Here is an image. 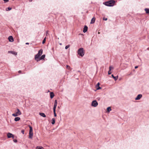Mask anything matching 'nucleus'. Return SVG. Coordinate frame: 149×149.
Returning <instances> with one entry per match:
<instances>
[{
    "instance_id": "obj_10",
    "label": "nucleus",
    "mask_w": 149,
    "mask_h": 149,
    "mask_svg": "<svg viewBox=\"0 0 149 149\" xmlns=\"http://www.w3.org/2000/svg\"><path fill=\"white\" fill-rule=\"evenodd\" d=\"M8 39L10 42H13L14 41L13 38L12 36H9L8 38Z\"/></svg>"
},
{
    "instance_id": "obj_24",
    "label": "nucleus",
    "mask_w": 149,
    "mask_h": 149,
    "mask_svg": "<svg viewBox=\"0 0 149 149\" xmlns=\"http://www.w3.org/2000/svg\"><path fill=\"white\" fill-rule=\"evenodd\" d=\"M57 105L54 104V107H53V111H56V109L57 107Z\"/></svg>"
},
{
    "instance_id": "obj_35",
    "label": "nucleus",
    "mask_w": 149,
    "mask_h": 149,
    "mask_svg": "<svg viewBox=\"0 0 149 149\" xmlns=\"http://www.w3.org/2000/svg\"><path fill=\"white\" fill-rule=\"evenodd\" d=\"M45 41H46L45 40H42V43L43 44H44V43H45Z\"/></svg>"
},
{
    "instance_id": "obj_19",
    "label": "nucleus",
    "mask_w": 149,
    "mask_h": 149,
    "mask_svg": "<svg viewBox=\"0 0 149 149\" xmlns=\"http://www.w3.org/2000/svg\"><path fill=\"white\" fill-rule=\"evenodd\" d=\"M107 111L108 112H109L110 111H111V107H107Z\"/></svg>"
},
{
    "instance_id": "obj_11",
    "label": "nucleus",
    "mask_w": 149,
    "mask_h": 149,
    "mask_svg": "<svg viewBox=\"0 0 149 149\" xmlns=\"http://www.w3.org/2000/svg\"><path fill=\"white\" fill-rule=\"evenodd\" d=\"M8 53H10L14 55H16L17 54V53L15 52L14 51H10L8 52Z\"/></svg>"
},
{
    "instance_id": "obj_46",
    "label": "nucleus",
    "mask_w": 149,
    "mask_h": 149,
    "mask_svg": "<svg viewBox=\"0 0 149 149\" xmlns=\"http://www.w3.org/2000/svg\"><path fill=\"white\" fill-rule=\"evenodd\" d=\"M147 49H148V50H149V47H148V48H147Z\"/></svg>"
},
{
    "instance_id": "obj_37",
    "label": "nucleus",
    "mask_w": 149,
    "mask_h": 149,
    "mask_svg": "<svg viewBox=\"0 0 149 149\" xmlns=\"http://www.w3.org/2000/svg\"><path fill=\"white\" fill-rule=\"evenodd\" d=\"M48 31H46V36H47V34H48Z\"/></svg>"
},
{
    "instance_id": "obj_12",
    "label": "nucleus",
    "mask_w": 149,
    "mask_h": 149,
    "mask_svg": "<svg viewBox=\"0 0 149 149\" xmlns=\"http://www.w3.org/2000/svg\"><path fill=\"white\" fill-rule=\"evenodd\" d=\"M13 136V134L10 132H8L7 134V137L8 138H11V137Z\"/></svg>"
},
{
    "instance_id": "obj_28",
    "label": "nucleus",
    "mask_w": 149,
    "mask_h": 149,
    "mask_svg": "<svg viewBox=\"0 0 149 149\" xmlns=\"http://www.w3.org/2000/svg\"><path fill=\"white\" fill-rule=\"evenodd\" d=\"M57 101L56 100H55L54 101V104L57 105Z\"/></svg>"
},
{
    "instance_id": "obj_32",
    "label": "nucleus",
    "mask_w": 149,
    "mask_h": 149,
    "mask_svg": "<svg viewBox=\"0 0 149 149\" xmlns=\"http://www.w3.org/2000/svg\"><path fill=\"white\" fill-rule=\"evenodd\" d=\"M112 68H113L112 67L110 66L109 68V71H111Z\"/></svg>"
},
{
    "instance_id": "obj_43",
    "label": "nucleus",
    "mask_w": 149,
    "mask_h": 149,
    "mask_svg": "<svg viewBox=\"0 0 149 149\" xmlns=\"http://www.w3.org/2000/svg\"><path fill=\"white\" fill-rule=\"evenodd\" d=\"M29 1L31 2L32 1V0H29Z\"/></svg>"
},
{
    "instance_id": "obj_2",
    "label": "nucleus",
    "mask_w": 149,
    "mask_h": 149,
    "mask_svg": "<svg viewBox=\"0 0 149 149\" xmlns=\"http://www.w3.org/2000/svg\"><path fill=\"white\" fill-rule=\"evenodd\" d=\"M43 50L42 49H40L39 50L38 53L35 56V59L37 61V60L40 58V56L42 53Z\"/></svg>"
},
{
    "instance_id": "obj_13",
    "label": "nucleus",
    "mask_w": 149,
    "mask_h": 149,
    "mask_svg": "<svg viewBox=\"0 0 149 149\" xmlns=\"http://www.w3.org/2000/svg\"><path fill=\"white\" fill-rule=\"evenodd\" d=\"M95 18L94 17H93L92 18L91 20L90 24H93L95 22Z\"/></svg>"
},
{
    "instance_id": "obj_31",
    "label": "nucleus",
    "mask_w": 149,
    "mask_h": 149,
    "mask_svg": "<svg viewBox=\"0 0 149 149\" xmlns=\"http://www.w3.org/2000/svg\"><path fill=\"white\" fill-rule=\"evenodd\" d=\"M66 68L68 69H69L70 68V67L69 65H66Z\"/></svg>"
},
{
    "instance_id": "obj_45",
    "label": "nucleus",
    "mask_w": 149,
    "mask_h": 149,
    "mask_svg": "<svg viewBox=\"0 0 149 149\" xmlns=\"http://www.w3.org/2000/svg\"><path fill=\"white\" fill-rule=\"evenodd\" d=\"M60 45H62V43H60L59 44Z\"/></svg>"
},
{
    "instance_id": "obj_7",
    "label": "nucleus",
    "mask_w": 149,
    "mask_h": 149,
    "mask_svg": "<svg viewBox=\"0 0 149 149\" xmlns=\"http://www.w3.org/2000/svg\"><path fill=\"white\" fill-rule=\"evenodd\" d=\"M45 57V54H43L42 56H41V57L40 58L37 60V62H38L40 60H44Z\"/></svg>"
},
{
    "instance_id": "obj_20",
    "label": "nucleus",
    "mask_w": 149,
    "mask_h": 149,
    "mask_svg": "<svg viewBox=\"0 0 149 149\" xmlns=\"http://www.w3.org/2000/svg\"><path fill=\"white\" fill-rule=\"evenodd\" d=\"M55 120L54 118H52V120L51 123L52 125H54L55 124Z\"/></svg>"
},
{
    "instance_id": "obj_44",
    "label": "nucleus",
    "mask_w": 149,
    "mask_h": 149,
    "mask_svg": "<svg viewBox=\"0 0 149 149\" xmlns=\"http://www.w3.org/2000/svg\"><path fill=\"white\" fill-rule=\"evenodd\" d=\"M58 109H59L60 108V107L59 106H58Z\"/></svg>"
},
{
    "instance_id": "obj_40",
    "label": "nucleus",
    "mask_w": 149,
    "mask_h": 149,
    "mask_svg": "<svg viewBox=\"0 0 149 149\" xmlns=\"http://www.w3.org/2000/svg\"><path fill=\"white\" fill-rule=\"evenodd\" d=\"M138 66H135V67L134 68H135V69H136V68H138Z\"/></svg>"
},
{
    "instance_id": "obj_18",
    "label": "nucleus",
    "mask_w": 149,
    "mask_h": 149,
    "mask_svg": "<svg viewBox=\"0 0 149 149\" xmlns=\"http://www.w3.org/2000/svg\"><path fill=\"white\" fill-rule=\"evenodd\" d=\"M20 119V118L19 117H16L14 119L15 121L17 122L19 121Z\"/></svg>"
},
{
    "instance_id": "obj_42",
    "label": "nucleus",
    "mask_w": 149,
    "mask_h": 149,
    "mask_svg": "<svg viewBox=\"0 0 149 149\" xmlns=\"http://www.w3.org/2000/svg\"><path fill=\"white\" fill-rule=\"evenodd\" d=\"M46 37H45L44 38V39H43V40H45L46 41Z\"/></svg>"
},
{
    "instance_id": "obj_3",
    "label": "nucleus",
    "mask_w": 149,
    "mask_h": 149,
    "mask_svg": "<svg viewBox=\"0 0 149 149\" xmlns=\"http://www.w3.org/2000/svg\"><path fill=\"white\" fill-rule=\"evenodd\" d=\"M78 54L81 57H83L85 54V51L82 47L79 48L77 51Z\"/></svg>"
},
{
    "instance_id": "obj_30",
    "label": "nucleus",
    "mask_w": 149,
    "mask_h": 149,
    "mask_svg": "<svg viewBox=\"0 0 149 149\" xmlns=\"http://www.w3.org/2000/svg\"><path fill=\"white\" fill-rule=\"evenodd\" d=\"M103 20L107 21V18H105L104 17L103 18Z\"/></svg>"
},
{
    "instance_id": "obj_22",
    "label": "nucleus",
    "mask_w": 149,
    "mask_h": 149,
    "mask_svg": "<svg viewBox=\"0 0 149 149\" xmlns=\"http://www.w3.org/2000/svg\"><path fill=\"white\" fill-rule=\"evenodd\" d=\"M36 149H44L42 146H37L36 147Z\"/></svg>"
},
{
    "instance_id": "obj_16",
    "label": "nucleus",
    "mask_w": 149,
    "mask_h": 149,
    "mask_svg": "<svg viewBox=\"0 0 149 149\" xmlns=\"http://www.w3.org/2000/svg\"><path fill=\"white\" fill-rule=\"evenodd\" d=\"M55 95L53 92H51L50 93V98L52 99L54 97Z\"/></svg>"
},
{
    "instance_id": "obj_41",
    "label": "nucleus",
    "mask_w": 149,
    "mask_h": 149,
    "mask_svg": "<svg viewBox=\"0 0 149 149\" xmlns=\"http://www.w3.org/2000/svg\"><path fill=\"white\" fill-rule=\"evenodd\" d=\"M29 42H26V45H29Z\"/></svg>"
},
{
    "instance_id": "obj_4",
    "label": "nucleus",
    "mask_w": 149,
    "mask_h": 149,
    "mask_svg": "<svg viewBox=\"0 0 149 149\" xmlns=\"http://www.w3.org/2000/svg\"><path fill=\"white\" fill-rule=\"evenodd\" d=\"M29 127L30 128L29 138L30 139H32V138L33 135V128L30 125H29Z\"/></svg>"
},
{
    "instance_id": "obj_36",
    "label": "nucleus",
    "mask_w": 149,
    "mask_h": 149,
    "mask_svg": "<svg viewBox=\"0 0 149 149\" xmlns=\"http://www.w3.org/2000/svg\"><path fill=\"white\" fill-rule=\"evenodd\" d=\"M111 74V71H109H109L108 72V74L109 75V74Z\"/></svg>"
},
{
    "instance_id": "obj_1",
    "label": "nucleus",
    "mask_w": 149,
    "mask_h": 149,
    "mask_svg": "<svg viewBox=\"0 0 149 149\" xmlns=\"http://www.w3.org/2000/svg\"><path fill=\"white\" fill-rule=\"evenodd\" d=\"M115 2L116 1L114 0H109L104 2L103 4L107 6L112 7L114 6Z\"/></svg>"
},
{
    "instance_id": "obj_6",
    "label": "nucleus",
    "mask_w": 149,
    "mask_h": 149,
    "mask_svg": "<svg viewBox=\"0 0 149 149\" xmlns=\"http://www.w3.org/2000/svg\"><path fill=\"white\" fill-rule=\"evenodd\" d=\"M142 97V95L141 94L138 95L135 98V100H139Z\"/></svg>"
},
{
    "instance_id": "obj_47",
    "label": "nucleus",
    "mask_w": 149,
    "mask_h": 149,
    "mask_svg": "<svg viewBox=\"0 0 149 149\" xmlns=\"http://www.w3.org/2000/svg\"><path fill=\"white\" fill-rule=\"evenodd\" d=\"M15 138H17V136H16V137H15Z\"/></svg>"
},
{
    "instance_id": "obj_27",
    "label": "nucleus",
    "mask_w": 149,
    "mask_h": 149,
    "mask_svg": "<svg viewBox=\"0 0 149 149\" xmlns=\"http://www.w3.org/2000/svg\"><path fill=\"white\" fill-rule=\"evenodd\" d=\"M56 111H53L54 113V117H56L57 116V115L56 113Z\"/></svg>"
},
{
    "instance_id": "obj_8",
    "label": "nucleus",
    "mask_w": 149,
    "mask_h": 149,
    "mask_svg": "<svg viewBox=\"0 0 149 149\" xmlns=\"http://www.w3.org/2000/svg\"><path fill=\"white\" fill-rule=\"evenodd\" d=\"M100 83L99 82L96 85L95 87L97 90H100L101 89V87L100 86Z\"/></svg>"
},
{
    "instance_id": "obj_15",
    "label": "nucleus",
    "mask_w": 149,
    "mask_h": 149,
    "mask_svg": "<svg viewBox=\"0 0 149 149\" xmlns=\"http://www.w3.org/2000/svg\"><path fill=\"white\" fill-rule=\"evenodd\" d=\"M111 77L114 79V80L115 81L117 80L118 79V76H114L113 74H112L111 75Z\"/></svg>"
},
{
    "instance_id": "obj_14",
    "label": "nucleus",
    "mask_w": 149,
    "mask_h": 149,
    "mask_svg": "<svg viewBox=\"0 0 149 149\" xmlns=\"http://www.w3.org/2000/svg\"><path fill=\"white\" fill-rule=\"evenodd\" d=\"M17 111L16 112V113L18 114V115H20L22 114V113L19 109L18 108L17 109Z\"/></svg>"
},
{
    "instance_id": "obj_5",
    "label": "nucleus",
    "mask_w": 149,
    "mask_h": 149,
    "mask_svg": "<svg viewBox=\"0 0 149 149\" xmlns=\"http://www.w3.org/2000/svg\"><path fill=\"white\" fill-rule=\"evenodd\" d=\"M98 103L97 101L94 100L92 102L91 105L92 107H95L98 105Z\"/></svg>"
},
{
    "instance_id": "obj_33",
    "label": "nucleus",
    "mask_w": 149,
    "mask_h": 149,
    "mask_svg": "<svg viewBox=\"0 0 149 149\" xmlns=\"http://www.w3.org/2000/svg\"><path fill=\"white\" fill-rule=\"evenodd\" d=\"M4 1V3H6L9 1L8 0H3Z\"/></svg>"
},
{
    "instance_id": "obj_26",
    "label": "nucleus",
    "mask_w": 149,
    "mask_h": 149,
    "mask_svg": "<svg viewBox=\"0 0 149 149\" xmlns=\"http://www.w3.org/2000/svg\"><path fill=\"white\" fill-rule=\"evenodd\" d=\"M70 45H68L65 47V49H68L70 47Z\"/></svg>"
},
{
    "instance_id": "obj_21",
    "label": "nucleus",
    "mask_w": 149,
    "mask_h": 149,
    "mask_svg": "<svg viewBox=\"0 0 149 149\" xmlns=\"http://www.w3.org/2000/svg\"><path fill=\"white\" fill-rule=\"evenodd\" d=\"M145 10L146 13L148 14L149 13V9L148 8H146L145 9Z\"/></svg>"
},
{
    "instance_id": "obj_38",
    "label": "nucleus",
    "mask_w": 149,
    "mask_h": 149,
    "mask_svg": "<svg viewBox=\"0 0 149 149\" xmlns=\"http://www.w3.org/2000/svg\"><path fill=\"white\" fill-rule=\"evenodd\" d=\"M11 138H12L13 139H14L15 138V135L13 134V136L11 137Z\"/></svg>"
},
{
    "instance_id": "obj_9",
    "label": "nucleus",
    "mask_w": 149,
    "mask_h": 149,
    "mask_svg": "<svg viewBox=\"0 0 149 149\" xmlns=\"http://www.w3.org/2000/svg\"><path fill=\"white\" fill-rule=\"evenodd\" d=\"M88 27L86 25H85L83 29V32L85 33L88 30Z\"/></svg>"
},
{
    "instance_id": "obj_29",
    "label": "nucleus",
    "mask_w": 149,
    "mask_h": 149,
    "mask_svg": "<svg viewBox=\"0 0 149 149\" xmlns=\"http://www.w3.org/2000/svg\"><path fill=\"white\" fill-rule=\"evenodd\" d=\"M13 141L15 143H17V140L16 139H14L13 140Z\"/></svg>"
},
{
    "instance_id": "obj_23",
    "label": "nucleus",
    "mask_w": 149,
    "mask_h": 149,
    "mask_svg": "<svg viewBox=\"0 0 149 149\" xmlns=\"http://www.w3.org/2000/svg\"><path fill=\"white\" fill-rule=\"evenodd\" d=\"M12 8L11 7H8L6 8V10L7 11H8L11 10L12 9Z\"/></svg>"
},
{
    "instance_id": "obj_34",
    "label": "nucleus",
    "mask_w": 149,
    "mask_h": 149,
    "mask_svg": "<svg viewBox=\"0 0 149 149\" xmlns=\"http://www.w3.org/2000/svg\"><path fill=\"white\" fill-rule=\"evenodd\" d=\"M24 130H22L21 131V132L24 134Z\"/></svg>"
},
{
    "instance_id": "obj_39",
    "label": "nucleus",
    "mask_w": 149,
    "mask_h": 149,
    "mask_svg": "<svg viewBox=\"0 0 149 149\" xmlns=\"http://www.w3.org/2000/svg\"><path fill=\"white\" fill-rule=\"evenodd\" d=\"M18 73H21L22 72V71L21 70H19L18 72Z\"/></svg>"
},
{
    "instance_id": "obj_17",
    "label": "nucleus",
    "mask_w": 149,
    "mask_h": 149,
    "mask_svg": "<svg viewBox=\"0 0 149 149\" xmlns=\"http://www.w3.org/2000/svg\"><path fill=\"white\" fill-rule=\"evenodd\" d=\"M39 114L41 116L43 117H46V116L45 115V114L43 113H39Z\"/></svg>"
},
{
    "instance_id": "obj_25",
    "label": "nucleus",
    "mask_w": 149,
    "mask_h": 149,
    "mask_svg": "<svg viewBox=\"0 0 149 149\" xmlns=\"http://www.w3.org/2000/svg\"><path fill=\"white\" fill-rule=\"evenodd\" d=\"M12 115L14 117H17L18 116V114H17L16 113H15L12 114Z\"/></svg>"
}]
</instances>
